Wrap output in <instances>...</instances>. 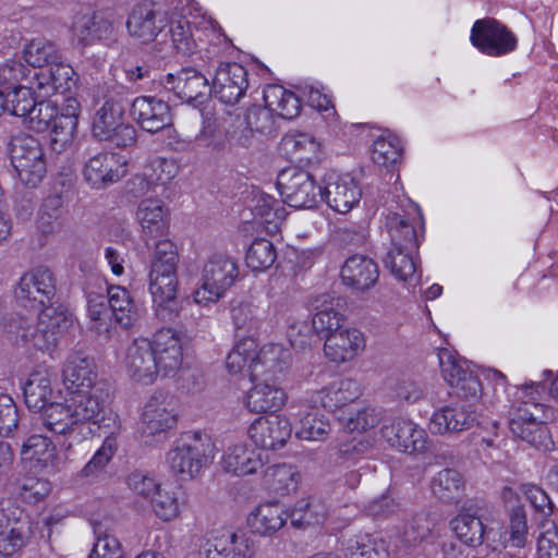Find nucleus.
<instances>
[{
    "mask_svg": "<svg viewBox=\"0 0 558 558\" xmlns=\"http://www.w3.org/2000/svg\"><path fill=\"white\" fill-rule=\"evenodd\" d=\"M145 175L155 185L170 182L179 172L175 160L163 157H155L144 166Z\"/></svg>",
    "mask_w": 558,
    "mask_h": 558,
    "instance_id": "64",
    "label": "nucleus"
},
{
    "mask_svg": "<svg viewBox=\"0 0 558 558\" xmlns=\"http://www.w3.org/2000/svg\"><path fill=\"white\" fill-rule=\"evenodd\" d=\"M291 432L289 420L281 415L259 416L248 427V436L253 442L266 450L282 448Z\"/></svg>",
    "mask_w": 558,
    "mask_h": 558,
    "instance_id": "22",
    "label": "nucleus"
},
{
    "mask_svg": "<svg viewBox=\"0 0 558 558\" xmlns=\"http://www.w3.org/2000/svg\"><path fill=\"white\" fill-rule=\"evenodd\" d=\"M38 89L35 88L32 80L25 85H19L11 92H8V112L12 116L25 120L35 104L38 101Z\"/></svg>",
    "mask_w": 558,
    "mask_h": 558,
    "instance_id": "54",
    "label": "nucleus"
},
{
    "mask_svg": "<svg viewBox=\"0 0 558 558\" xmlns=\"http://www.w3.org/2000/svg\"><path fill=\"white\" fill-rule=\"evenodd\" d=\"M475 422V411L471 405L453 402L439 408L429 420V430L433 434L460 433L469 429Z\"/></svg>",
    "mask_w": 558,
    "mask_h": 558,
    "instance_id": "26",
    "label": "nucleus"
},
{
    "mask_svg": "<svg viewBox=\"0 0 558 558\" xmlns=\"http://www.w3.org/2000/svg\"><path fill=\"white\" fill-rule=\"evenodd\" d=\"M158 375L173 377L183 364L181 335L171 328H161L150 339Z\"/></svg>",
    "mask_w": 558,
    "mask_h": 558,
    "instance_id": "15",
    "label": "nucleus"
},
{
    "mask_svg": "<svg viewBox=\"0 0 558 558\" xmlns=\"http://www.w3.org/2000/svg\"><path fill=\"white\" fill-rule=\"evenodd\" d=\"M265 105L282 119H294L300 114L301 101L291 90L280 85H268L264 89Z\"/></svg>",
    "mask_w": 558,
    "mask_h": 558,
    "instance_id": "42",
    "label": "nucleus"
},
{
    "mask_svg": "<svg viewBox=\"0 0 558 558\" xmlns=\"http://www.w3.org/2000/svg\"><path fill=\"white\" fill-rule=\"evenodd\" d=\"M177 425V412L169 397L156 392L143 407L138 430L146 444H153L166 437Z\"/></svg>",
    "mask_w": 558,
    "mask_h": 558,
    "instance_id": "9",
    "label": "nucleus"
},
{
    "mask_svg": "<svg viewBox=\"0 0 558 558\" xmlns=\"http://www.w3.org/2000/svg\"><path fill=\"white\" fill-rule=\"evenodd\" d=\"M248 88L247 71L236 62H221L215 71L210 93L220 102L233 106L240 102Z\"/></svg>",
    "mask_w": 558,
    "mask_h": 558,
    "instance_id": "13",
    "label": "nucleus"
},
{
    "mask_svg": "<svg viewBox=\"0 0 558 558\" xmlns=\"http://www.w3.org/2000/svg\"><path fill=\"white\" fill-rule=\"evenodd\" d=\"M117 449V438L113 436V434L107 436L100 448L81 470L80 476L89 480L96 478L110 462Z\"/></svg>",
    "mask_w": 558,
    "mask_h": 558,
    "instance_id": "58",
    "label": "nucleus"
},
{
    "mask_svg": "<svg viewBox=\"0 0 558 558\" xmlns=\"http://www.w3.org/2000/svg\"><path fill=\"white\" fill-rule=\"evenodd\" d=\"M276 184L284 203L296 209L314 208L323 198V189L314 177L298 167L282 169Z\"/></svg>",
    "mask_w": 558,
    "mask_h": 558,
    "instance_id": "6",
    "label": "nucleus"
},
{
    "mask_svg": "<svg viewBox=\"0 0 558 558\" xmlns=\"http://www.w3.org/2000/svg\"><path fill=\"white\" fill-rule=\"evenodd\" d=\"M343 284L354 292H366L379 278L377 263L368 256L355 254L345 259L341 268Z\"/></svg>",
    "mask_w": 558,
    "mask_h": 558,
    "instance_id": "24",
    "label": "nucleus"
},
{
    "mask_svg": "<svg viewBox=\"0 0 558 558\" xmlns=\"http://www.w3.org/2000/svg\"><path fill=\"white\" fill-rule=\"evenodd\" d=\"M76 118L56 114L50 126V145L57 151H63L73 141L76 131Z\"/></svg>",
    "mask_w": 558,
    "mask_h": 558,
    "instance_id": "61",
    "label": "nucleus"
},
{
    "mask_svg": "<svg viewBox=\"0 0 558 558\" xmlns=\"http://www.w3.org/2000/svg\"><path fill=\"white\" fill-rule=\"evenodd\" d=\"M550 410L539 402L520 400L512 408L509 418L511 434L535 448H547L550 442L546 423Z\"/></svg>",
    "mask_w": 558,
    "mask_h": 558,
    "instance_id": "5",
    "label": "nucleus"
},
{
    "mask_svg": "<svg viewBox=\"0 0 558 558\" xmlns=\"http://www.w3.org/2000/svg\"><path fill=\"white\" fill-rule=\"evenodd\" d=\"M24 399L29 410L34 412H43L40 416L53 402L54 389L52 379L47 372H34L29 375L24 385Z\"/></svg>",
    "mask_w": 558,
    "mask_h": 558,
    "instance_id": "34",
    "label": "nucleus"
},
{
    "mask_svg": "<svg viewBox=\"0 0 558 558\" xmlns=\"http://www.w3.org/2000/svg\"><path fill=\"white\" fill-rule=\"evenodd\" d=\"M64 204L62 193H51L44 199L38 214V227L43 233L51 234L62 229Z\"/></svg>",
    "mask_w": 558,
    "mask_h": 558,
    "instance_id": "45",
    "label": "nucleus"
},
{
    "mask_svg": "<svg viewBox=\"0 0 558 558\" xmlns=\"http://www.w3.org/2000/svg\"><path fill=\"white\" fill-rule=\"evenodd\" d=\"M527 536L529 525L526 512L522 507H515L510 513L508 527L499 533V537L496 538L495 543L502 547L510 545L512 547L522 548L527 542Z\"/></svg>",
    "mask_w": 558,
    "mask_h": 558,
    "instance_id": "48",
    "label": "nucleus"
},
{
    "mask_svg": "<svg viewBox=\"0 0 558 558\" xmlns=\"http://www.w3.org/2000/svg\"><path fill=\"white\" fill-rule=\"evenodd\" d=\"M106 299L114 314V320L124 328L132 326L136 317V311L130 292L124 287L110 286Z\"/></svg>",
    "mask_w": 558,
    "mask_h": 558,
    "instance_id": "47",
    "label": "nucleus"
},
{
    "mask_svg": "<svg viewBox=\"0 0 558 558\" xmlns=\"http://www.w3.org/2000/svg\"><path fill=\"white\" fill-rule=\"evenodd\" d=\"M417 250H408L403 247H393L388 251L384 258L385 266L399 280H412L416 272V263L414 253Z\"/></svg>",
    "mask_w": 558,
    "mask_h": 558,
    "instance_id": "53",
    "label": "nucleus"
},
{
    "mask_svg": "<svg viewBox=\"0 0 558 558\" xmlns=\"http://www.w3.org/2000/svg\"><path fill=\"white\" fill-rule=\"evenodd\" d=\"M239 277V267L234 258L225 253H213L204 263L201 284L194 291L193 299L199 305L218 302Z\"/></svg>",
    "mask_w": 558,
    "mask_h": 558,
    "instance_id": "4",
    "label": "nucleus"
},
{
    "mask_svg": "<svg viewBox=\"0 0 558 558\" xmlns=\"http://www.w3.org/2000/svg\"><path fill=\"white\" fill-rule=\"evenodd\" d=\"M430 487L436 498L445 502H453L464 492V480L458 471L445 469L433 477Z\"/></svg>",
    "mask_w": 558,
    "mask_h": 558,
    "instance_id": "44",
    "label": "nucleus"
},
{
    "mask_svg": "<svg viewBox=\"0 0 558 558\" xmlns=\"http://www.w3.org/2000/svg\"><path fill=\"white\" fill-rule=\"evenodd\" d=\"M22 57L33 68L49 66L62 59L57 45L43 37L34 38L25 44Z\"/></svg>",
    "mask_w": 558,
    "mask_h": 558,
    "instance_id": "46",
    "label": "nucleus"
},
{
    "mask_svg": "<svg viewBox=\"0 0 558 558\" xmlns=\"http://www.w3.org/2000/svg\"><path fill=\"white\" fill-rule=\"evenodd\" d=\"M364 345L361 331L355 328H343L326 336L324 352L335 363H344L354 359Z\"/></svg>",
    "mask_w": 558,
    "mask_h": 558,
    "instance_id": "31",
    "label": "nucleus"
},
{
    "mask_svg": "<svg viewBox=\"0 0 558 558\" xmlns=\"http://www.w3.org/2000/svg\"><path fill=\"white\" fill-rule=\"evenodd\" d=\"M32 71L16 60H9L0 64V88L11 92L19 85L29 83Z\"/></svg>",
    "mask_w": 558,
    "mask_h": 558,
    "instance_id": "62",
    "label": "nucleus"
},
{
    "mask_svg": "<svg viewBox=\"0 0 558 558\" xmlns=\"http://www.w3.org/2000/svg\"><path fill=\"white\" fill-rule=\"evenodd\" d=\"M402 147L398 137L389 135L373 143L372 159L381 168L390 169L401 158Z\"/></svg>",
    "mask_w": 558,
    "mask_h": 558,
    "instance_id": "57",
    "label": "nucleus"
},
{
    "mask_svg": "<svg viewBox=\"0 0 558 558\" xmlns=\"http://www.w3.org/2000/svg\"><path fill=\"white\" fill-rule=\"evenodd\" d=\"M323 198L328 206L340 214L349 213L361 199L362 191L350 174L330 171L325 175Z\"/></svg>",
    "mask_w": 558,
    "mask_h": 558,
    "instance_id": "19",
    "label": "nucleus"
},
{
    "mask_svg": "<svg viewBox=\"0 0 558 558\" xmlns=\"http://www.w3.org/2000/svg\"><path fill=\"white\" fill-rule=\"evenodd\" d=\"M340 300L329 294H323L312 303L315 314L312 328L325 337L343 329L344 316L339 311Z\"/></svg>",
    "mask_w": 558,
    "mask_h": 558,
    "instance_id": "33",
    "label": "nucleus"
},
{
    "mask_svg": "<svg viewBox=\"0 0 558 558\" xmlns=\"http://www.w3.org/2000/svg\"><path fill=\"white\" fill-rule=\"evenodd\" d=\"M26 541L22 524L11 520L3 509H0V555L12 556L20 550Z\"/></svg>",
    "mask_w": 558,
    "mask_h": 558,
    "instance_id": "50",
    "label": "nucleus"
},
{
    "mask_svg": "<svg viewBox=\"0 0 558 558\" xmlns=\"http://www.w3.org/2000/svg\"><path fill=\"white\" fill-rule=\"evenodd\" d=\"M74 75L73 68L60 59L50 64L48 69L34 72L32 82L38 89V97L47 98L54 94L69 92L75 85Z\"/></svg>",
    "mask_w": 558,
    "mask_h": 558,
    "instance_id": "27",
    "label": "nucleus"
},
{
    "mask_svg": "<svg viewBox=\"0 0 558 558\" xmlns=\"http://www.w3.org/2000/svg\"><path fill=\"white\" fill-rule=\"evenodd\" d=\"M327 505L316 498L299 501L290 514L291 523L295 527L317 525L328 515Z\"/></svg>",
    "mask_w": 558,
    "mask_h": 558,
    "instance_id": "51",
    "label": "nucleus"
},
{
    "mask_svg": "<svg viewBox=\"0 0 558 558\" xmlns=\"http://www.w3.org/2000/svg\"><path fill=\"white\" fill-rule=\"evenodd\" d=\"M281 373H268V378H257L254 386L245 396V407L252 413H265L280 410L287 400L284 390L279 387L278 378Z\"/></svg>",
    "mask_w": 558,
    "mask_h": 558,
    "instance_id": "23",
    "label": "nucleus"
},
{
    "mask_svg": "<svg viewBox=\"0 0 558 558\" xmlns=\"http://www.w3.org/2000/svg\"><path fill=\"white\" fill-rule=\"evenodd\" d=\"M130 113L136 124L148 133L170 131L172 125L169 105L154 96L136 97L132 102Z\"/></svg>",
    "mask_w": 558,
    "mask_h": 558,
    "instance_id": "18",
    "label": "nucleus"
},
{
    "mask_svg": "<svg viewBox=\"0 0 558 558\" xmlns=\"http://www.w3.org/2000/svg\"><path fill=\"white\" fill-rule=\"evenodd\" d=\"M165 86L187 102L196 101L210 92L208 80L195 69H182L178 74L169 73Z\"/></svg>",
    "mask_w": 558,
    "mask_h": 558,
    "instance_id": "32",
    "label": "nucleus"
},
{
    "mask_svg": "<svg viewBox=\"0 0 558 558\" xmlns=\"http://www.w3.org/2000/svg\"><path fill=\"white\" fill-rule=\"evenodd\" d=\"M178 263L177 245L169 240H159L150 258L148 289L153 296L155 314L162 322H172L180 313L177 299Z\"/></svg>",
    "mask_w": 558,
    "mask_h": 558,
    "instance_id": "2",
    "label": "nucleus"
},
{
    "mask_svg": "<svg viewBox=\"0 0 558 558\" xmlns=\"http://www.w3.org/2000/svg\"><path fill=\"white\" fill-rule=\"evenodd\" d=\"M124 174V163L116 154L108 151H101L90 157L83 170L85 180L95 189L114 183Z\"/></svg>",
    "mask_w": 558,
    "mask_h": 558,
    "instance_id": "25",
    "label": "nucleus"
},
{
    "mask_svg": "<svg viewBox=\"0 0 558 558\" xmlns=\"http://www.w3.org/2000/svg\"><path fill=\"white\" fill-rule=\"evenodd\" d=\"M289 363L290 352L281 344H267L258 350L256 341L250 337L239 340L226 359L230 374L246 371L251 380L267 379L268 373H283Z\"/></svg>",
    "mask_w": 558,
    "mask_h": 558,
    "instance_id": "3",
    "label": "nucleus"
},
{
    "mask_svg": "<svg viewBox=\"0 0 558 558\" xmlns=\"http://www.w3.org/2000/svg\"><path fill=\"white\" fill-rule=\"evenodd\" d=\"M438 360L442 377L454 389L456 395L461 399L477 401L482 385L466 362L458 360L448 349L439 350Z\"/></svg>",
    "mask_w": 558,
    "mask_h": 558,
    "instance_id": "12",
    "label": "nucleus"
},
{
    "mask_svg": "<svg viewBox=\"0 0 558 558\" xmlns=\"http://www.w3.org/2000/svg\"><path fill=\"white\" fill-rule=\"evenodd\" d=\"M208 447L198 433L181 437L167 453L170 471L182 480L194 478L208 462Z\"/></svg>",
    "mask_w": 558,
    "mask_h": 558,
    "instance_id": "7",
    "label": "nucleus"
},
{
    "mask_svg": "<svg viewBox=\"0 0 558 558\" xmlns=\"http://www.w3.org/2000/svg\"><path fill=\"white\" fill-rule=\"evenodd\" d=\"M11 163L20 181L27 187L37 186L47 168L44 150L33 136H16L11 142Z\"/></svg>",
    "mask_w": 558,
    "mask_h": 558,
    "instance_id": "8",
    "label": "nucleus"
},
{
    "mask_svg": "<svg viewBox=\"0 0 558 558\" xmlns=\"http://www.w3.org/2000/svg\"><path fill=\"white\" fill-rule=\"evenodd\" d=\"M277 259V251L272 242L266 239H256L250 245L245 260L247 267L254 271L270 268Z\"/></svg>",
    "mask_w": 558,
    "mask_h": 558,
    "instance_id": "56",
    "label": "nucleus"
},
{
    "mask_svg": "<svg viewBox=\"0 0 558 558\" xmlns=\"http://www.w3.org/2000/svg\"><path fill=\"white\" fill-rule=\"evenodd\" d=\"M288 513L278 502L260 504L247 518V523L253 532L260 535H272L283 527Z\"/></svg>",
    "mask_w": 558,
    "mask_h": 558,
    "instance_id": "37",
    "label": "nucleus"
},
{
    "mask_svg": "<svg viewBox=\"0 0 558 558\" xmlns=\"http://www.w3.org/2000/svg\"><path fill=\"white\" fill-rule=\"evenodd\" d=\"M385 226L390 234L391 246L408 250L418 248V235L408 218L391 211L386 217Z\"/></svg>",
    "mask_w": 558,
    "mask_h": 558,
    "instance_id": "43",
    "label": "nucleus"
},
{
    "mask_svg": "<svg viewBox=\"0 0 558 558\" xmlns=\"http://www.w3.org/2000/svg\"><path fill=\"white\" fill-rule=\"evenodd\" d=\"M116 416L108 409L102 391L95 389L69 395L63 403L51 404L39 418L47 430L66 435L84 424L108 426L106 421Z\"/></svg>",
    "mask_w": 558,
    "mask_h": 558,
    "instance_id": "1",
    "label": "nucleus"
},
{
    "mask_svg": "<svg viewBox=\"0 0 558 558\" xmlns=\"http://www.w3.org/2000/svg\"><path fill=\"white\" fill-rule=\"evenodd\" d=\"M257 546L244 532L216 531L207 541L206 558H254Z\"/></svg>",
    "mask_w": 558,
    "mask_h": 558,
    "instance_id": "17",
    "label": "nucleus"
},
{
    "mask_svg": "<svg viewBox=\"0 0 558 558\" xmlns=\"http://www.w3.org/2000/svg\"><path fill=\"white\" fill-rule=\"evenodd\" d=\"M470 40L482 53L499 57L513 51L517 38L495 19L477 20L471 29Z\"/></svg>",
    "mask_w": 558,
    "mask_h": 558,
    "instance_id": "11",
    "label": "nucleus"
},
{
    "mask_svg": "<svg viewBox=\"0 0 558 558\" xmlns=\"http://www.w3.org/2000/svg\"><path fill=\"white\" fill-rule=\"evenodd\" d=\"M221 465L225 472L243 476L257 472L263 466V460L255 450L243 444H238L226 450Z\"/></svg>",
    "mask_w": 558,
    "mask_h": 558,
    "instance_id": "38",
    "label": "nucleus"
},
{
    "mask_svg": "<svg viewBox=\"0 0 558 558\" xmlns=\"http://www.w3.org/2000/svg\"><path fill=\"white\" fill-rule=\"evenodd\" d=\"M173 48L185 56L192 54L197 49V38L191 23L185 17L173 20L169 29Z\"/></svg>",
    "mask_w": 558,
    "mask_h": 558,
    "instance_id": "60",
    "label": "nucleus"
},
{
    "mask_svg": "<svg viewBox=\"0 0 558 558\" xmlns=\"http://www.w3.org/2000/svg\"><path fill=\"white\" fill-rule=\"evenodd\" d=\"M40 99L24 120V123L35 132L48 131L58 113L56 104L45 100V98Z\"/></svg>",
    "mask_w": 558,
    "mask_h": 558,
    "instance_id": "63",
    "label": "nucleus"
},
{
    "mask_svg": "<svg viewBox=\"0 0 558 558\" xmlns=\"http://www.w3.org/2000/svg\"><path fill=\"white\" fill-rule=\"evenodd\" d=\"M8 332L14 335L16 340L20 339L24 347L39 351L53 350L59 340L54 336V331L47 329L45 320L39 322L38 319L37 324L34 325L23 316H17L11 320Z\"/></svg>",
    "mask_w": 558,
    "mask_h": 558,
    "instance_id": "28",
    "label": "nucleus"
},
{
    "mask_svg": "<svg viewBox=\"0 0 558 558\" xmlns=\"http://www.w3.org/2000/svg\"><path fill=\"white\" fill-rule=\"evenodd\" d=\"M128 375L143 385L153 384L158 377L154 349L148 338H137L128 347L124 356Z\"/></svg>",
    "mask_w": 558,
    "mask_h": 558,
    "instance_id": "21",
    "label": "nucleus"
},
{
    "mask_svg": "<svg viewBox=\"0 0 558 558\" xmlns=\"http://www.w3.org/2000/svg\"><path fill=\"white\" fill-rule=\"evenodd\" d=\"M301 480L296 466L278 463L268 466L263 474V485L269 492L284 496L296 492Z\"/></svg>",
    "mask_w": 558,
    "mask_h": 558,
    "instance_id": "40",
    "label": "nucleus"
},
{
    "mask_svg": "<svg viewBox=\"0 0 558 558\" xmlns=\"http://www.w3.org/2000/svg\"><path fill=\"white\" fill-rule=\"evenodd\" d=\"M71 31L81 45L87 46L108 38L112 33V24L95 12L78 14L73 20Z\"/></svg>",
    "mask_w": 558,
    "mask_h": 558,
    "instance_id": "36",
    "label": "nucleus"
},
{
    "mask_svg": "<svg viewBox=\"0 0 558 558\" xmlns=\"http://www.w3.org/2000/svg\"><path fill=\"white\" fill-rule=\"evenodd\" d=\"M136 220L146 241L161 238L168 230L169 210L161 199L147 197L137 206Z\"/></svg>",
    "mask_w": 558,
    "mask_h": 558,
    "instance_id": "30",
    "label": "nucleus"
},
{
    "mask_svg": "<svg viewBox=\"0 0 558 558\" xmlns=\"http://www.w3.org/2000/svg\"><path fill=\"white\" fill-rule=\"evenodd\" d=\"M381 436L391 448L402 453H422L427 449L426 432L408 418L391 420L381 427Z\"/></svg>",
    "mask_w": 558,
    "mask_h": 558,
    "instance_id": "14",
    "label": "nucleus"
},
{
    "mask_svg": "<svg viewBox=\"0 0 558 558\" xmlns=\"http://www.w3.org/2000/svg\"><path fill=\"white\" fill-rule=\"evenodd\" d=\"M56 291V279L52 271L40 266L21 277L14 294L21 306L37 311L52 304Z\"/></svg>",
    "mask_w": 558,
    "mask_h": 558,
    "instance_id": "10",
    "label": "nucleus"
},
{
    "mask_svg": "<svg viewBox=\"0 0 558 558\" xmlns=\"http://www.w3.org/2000/svg\"><path fill=\"white\" fill-rule=\"evenodd\" d=\"M167 25V14L153 1L136 4L126 21L129 34L143 44L153 41Z\"/></svg>",
    "mask_w": 558,
    "mask_h": 558,
    "instance_id": "16",
    "label": "nucleus"
},
{
    "mask_svg": "<svg viewBox=\"0 0 558 558\" xmlns=\"http://www.w3.org/2000/svg\"><path fill=\"white\" fill-rule=\"evenodd\" d=\"M63 383L69 392H88L98 389L96 384L97 374L93 360L75 353L68 357L63 367Z\"/></svg>",
    "mask_w": 558,
    "mask_h": 558,
    "instance_id": "29",
    "label": "nucleus"
},
{
    "mask_svg": "<svg viewBox=\"0 0 558 558\" xmlns=\"http://www.w3.org/2000/svg\"><path fill=\"white\" fill-rule=\"evenodd\" d=\"M360 397V388L353 379H339L313 396V402L319 403L323 408L336 411L349 403L354 402Z\"/></svg>",
    "mask_w": 558,
    "mask_h": 558,
    "instance_id": "35",
    "label": "nucleus"
},
{
    "mask_svg": "<svg viewBox=\"0 0 558 558\" xmlns=\"http://www.w3.org/2000/svg\"><path fill=\"white\" fill-rule=\"evenodd\" d=\"M21 458L33 462L40 471L52 470L57 463V448L47 436L34 434L22 445Z\"/></svg>",
    "mask_w": 558,
    "mask_h": 558,
    "instance_id": "39",
    "label": "nucleus"
},
{
    "mask_svg": "<svg viewBox=\"0 0 558 558\" xmlns=\"http://www.w3.org/2000/svg\"><path fill=\"white\" fill-rule=\"evenodd\" d=\"M450 526L456 536L465 545L477 547L484 538L495 544L497 533L493 529L486 530L480 515V508L465 502L458 514L450 521Z\"/></svg>",
    "mask_w": 558,
    "mask_h": 558,
    "instance_id": "20",
    "label": "nucleus"
},
{
    "mask_svg": "<svg viewBox=\"0 0 558 558\" xmlns=\"http://www.w3.org/2000/svg\"><path fill=\"white\" fill-rule=\"evenodd\" d=\"M124 107L119 100L107 99L95 112L92 131L93 135L108 140L112 132L123 122Z\"/></svg>",
    "mask_w": 558,
    "mask_h": 558,
    "instance_id": "41",
    "label": "nucleus"
},
{
    "mask_svg": "<svg viewBox=\"0 0 558 558\" xmlns=\"http://www.w3.org/2000/svg\"><path fill=\"white\" fill-rule=\"evenodd\" d=\"M329 421L318 411L310 412L300 420L296 437L304 440L324 441L330 433Z\"/></svg>",
    "mask_w": 558,
    "mask_h": 558,
    "instance_id": "59",
    "label": "nucleus"
},
{
    "mask_svg": "<svg viewBox=\"0 0 558 558\" xmlns=\"http://www.w3.org/2000/svg\"><path fill=\"white\" fill-rule=\"evenodd\" d=\"M281 148L299 160L312 161L318 158L320 143L307 133H289L281 140Z\"/></svg>",
    "mask_w": 558,
    "mask_h": 558,
    "instance_id": "52",
    "label": "nucleus"
},
{
    "mask_svg": "<svg viewBox=\"0 0 558 558\" xmlns=\"http://www.w3.org/2000/svg\"><path fill=\"white\" fill-rule=\"evenodd\" d=\"M150 500L155 514L162 521H171L178 518L183 505L180 487L167 488L160 486Z\"/></svg>",
    "mask_w": 558,
    "mask_h": 558,
    "instance_id": "49",
    "label": "nucleus"
},
{
    "mask_svg": "<svg viewBox=\"0 0 558 558\" xmlns=\"http://www.w3.org/2000/svg\"><path fill=\"white\" fill-rule=\"evenodd\" d=\"M345 558H388L389 553L383 539L365 535L348 542Z\"/></svg>",
    "mask_w": 558,
    "mask_h": 558,
    "instance_id": "55",
    "label": "nucleus"
}]
</instances>
